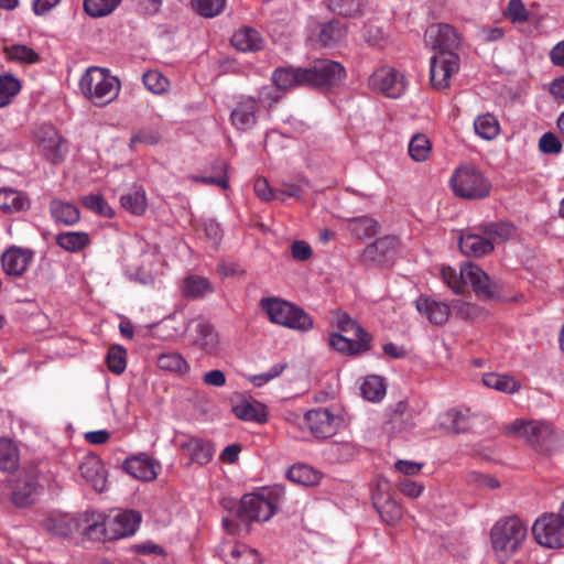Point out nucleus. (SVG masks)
Segmentation results:
<instances>
[{
  "label": "nucleus",
  "mask_w": 564,
  "mask_h": 564,
  "mask_svg": "<svg viewBox=\"0 0 564 564\" xmlns=\"http://www.w3.org/2000/svg\"><path fill=\"white\" fill-rule=\"evenodd\" d=\"M284 496V489L275 486L258 494L245 495L228 517L223 519L224 530L230 535L248 533L250 522L268 521L279 509Z\"/></svg>",
  "instance_id": "obj_1"
},
{
  "label": "nucleus",
  "mask_w": 564,
  "mask_h": 564,
  "mask_svg": "<svg viewBox=\"0 0 564 564\" xmlns=\"http://www.w3.org/2000/svg\"><path fill=\"white\" fill-rule=\"evenodd\" d=\"M142 517L135 510H116L107 516L86 513L83 533L90 540L115 541L132 536Z\"/></svg>",
  "instance_id": "obj_2"
},
{
  "label": "nucleus",
  "mask_w": 564,
  "mask_h": 564,
  "mask_svg": "<svg viewBox=\"0 0 564 564\" xmlns=\"http://www.w3.org/2000/svg\"><path fill=\"white\" fill-rule=\"evenodd\" d=\"M508 431L541 454H552L561 447L560 434L545 421L518 419L508 426Z\"/></svg>",
  "instance_id": "obj_3"
},
{
  "label": "nucleus",
  "mask_w": 564,
  "mask_h": 564,
  "mask_svg": "<svg viewBox=\"0 0 564 564\" xmlns=\"http://www.w3.org/2000/svg\"><path fill=\"white\" fill-rule=\"evenodd\" d=\"M527 527L517 517H508L495 523L490 531L491 545L499 561L510 558L527 538Z\"/></svg>",
  "instance_id": "obj_4"
},
{
  "label": "nucleus",
  "mask_w": 564,
  "mask_h": 564,
  "mask_svg": "<svg viewBox=\"0 0 564 564\" xmlns=\"http://www.w3.org/2000/svg\"><path fill=\"white\" fill-rule=\"evenodd\" d=\"M449 184L454 195L464 199H482L491 192L490 181L471 164L456 167Z\"/></svg>",
  "instance_id": "obj_5"
},
{
  "label": "nucleus",
  "mask_w": 564,
  "mask_h": 564,
  "mask_svg": "<svg viewBox=\"0 0 564 564\" xmlns=\"http://www.w3.org/2000/svg\"><path fill=\"white\" fill-rule=\"evenodd\" d=\"M79 88L85 97L110 104L118 97L121 84L116 76L110 74L109 69L90 66L83 74Z\"/></svg>",
  "instance_id": "obj_6"
},
{
  "label": "nucleus",
  "mask_w": 564,
  "mask_h": 564,
  "mask_svg": "<svg viewBox=\"0 0 564 564\" xmlns=\"http://www.w3.org/2000/svg\"><path fill=\"white\" fill-rule=\"evenodd\" d=\"M260 307L268 314L270 322L296 330H308L313 319L302 308L278 297H263Z\"/></svg>",
  "instance_id": "obj_7"
},
{
  "label": "nucleus",
  "mask_w": 564,
  "mask_h": 564,
  "mask_svg": "<svg viewBox=\"0 0 564 564\" xmlns=\"http://www.w3.org/2000/svg\"><path fill=\"white\" fill-rule=\"evenodd\" d=\"M532 533L535 541L544 547H564V519L558 514L541 516L534 522Z\"/></svg>",
  "instance_id": "obj_8"
},
{
  "label": "nucleus",
  "mask_w": 564,
  "mask_h": 564,
  "mask_svg": "<svg viewBox=\"0 0 564 564\" xmlns=\"http://www.w3.org/2000/svg\"><path fill=\"white\" fill-rule=\"evenodd\" d=\"M369 86L388 98L397 99L405 93L408 80L398 69L382 66L371 74Z\"/></svg>",
  "instance_id": "obj_9"
},
{
  "label": "nucleus",
  "mask_w": 564,
  "mask_h": 564,
  "mask_svg": "<svg viewBox=\"0 0 564 564\" xmlns=\"http://www.w3.org/2000/svg\"><path fill=\"white\" fill-rule=\"evenodd\" d=\"M460 58L455 51L442 50L431 58L430 78L434 88L444 89L449 80L459 70Z\"/></svg>",
  "instance_id": "obj_10"
},
{
  "label": "nucleus",
  "mask_w": 564,
  "mask_h": 564,
  "mask_svg": "<svg viewBox=\"0 0 564 564\" xmlns=\"http://www.w3.org/2000/svg\"><path fill=\"white\" fill-rule=\"evenodd\" d=\"M186 330L193 346L205 354L217 355L220 351L219 335L215 327L205 318L197 317L186 323Z\"/></svg>",
  "instance_id": "obj_11"
},
{
  "label": "nucleus",
  "mask_w": 564,
  "mask_h": 564,
  "mask_svg": "<svg viewBox=\"0 0 564 564\" xmlns=\"http://www.w3.org/2000/svg\"><path fill=\"white\" fill-rule=\"evenodd\" d=\"M305 76V85L325 87L336 84L345 77V68L337 62L318 59L310 68L301 73Z\"/></svg>",
  "instance_id": "obj_12"
},
{
  "label": "nucleus",
  "mask_w": 564,
  "mask_h": 564,
  "mask_svg": "<svg viewBox=\"0 0 564 564\" xmlns=\"http://www.w3.org/2000/svg\"><path fill=\"white\" fill-rule=\"evenodd\" d=\"M33 135L41 153L51 162H61L65 151L63 144L65 140L50 123L39 124L33 130Z\"/></svg>",
  "instance_id": "obj_13"
},
{
  "label": "nucleus",
  "mask_w": 564,
  "mask_h": 564,
  "mask_svg": "<svg viewBox=\"0 0 564 564\" xmlns=\"http://www.w3.org/2000/svg\"><path fill=\"white\" fill-rule=\"evenodd\" d=\"M339 421L338 416L323 408L310 410L303 417V424L318 440L333 436L337 432Z\"/></svg>",
  "instance_id": "obj_14"
},
{
  "label": "nucleus",
  "mask_w": 564,
  "mask_h": 564,
  "mask_svg": "<svg viewBox=\"0 0 564 564\" xmlns=\"http://www.w3.org/2000/svg\"><path fill=\"white\" fill-rule=\"evenodd\" d=\"M399 241L393 236H383L368 245L360 254V262L367 265H383L397 254Z\"/></svg>",
  "instance_id": "obj_15"
},
{
  "label": "nucleus",
  "mask_w": 564,
  "mask_h": 564,
  "mask_svg": "<svg viewBox=\"0 0 564 564\" xmlns=\"http://www.w3.org/2000/svg\"><path fill=\"white\" fill-rule=\"evenodd\" d=\"M458 247L469 258H481L495 250L492 241L479 231V225L460 231Z\"/></svg>",
  "instance_id": "obj_16"
},
{
  "label": "nucleus",
  "mask_w": 564,
  "mask_h": 564,
  "mask_svg": "<svg viewBox=\"0 0 564 564\" xmlns=\"http://www.w3.org/2000/svg\"><path fill=\"white\" fill-rule=\"evenodd\" d=\"M464 283L470 284L479 299L491 300L498 294V285L491 281L489 275L478 265L466 263L462 267Z\"/></svg>",
  "instance_id": "obj_17"
},
{
  "label": "nucleus",
  "mask_w": 564,
  "mask_h": 564,
  "mask_svg": "<svg viewBox=\"0 0 564 564\" xmlns=\"http://www.w3.org/2000/svg\"><path fill=\"white\" fill-rule=\"evenodd\" d=\"M33 259L34 252L31 249L11 246L1 256V267L7 275L21 278Z\"/></svg>",
  "instance_id": "obj_18"
},
{
  "label": "nucleus",
  "mask_w": 564,
  "mask_h": 564,
  "mask_svg": "<svg viewBox=\"0 0 564 564\" xmlns=\"http://www.w3.org/2000/svg\"><path fill=\"white\" fill-rule=\"evenodd\" d=\"M40 490L35 474L21 475L13 481L11 501L19 508L29 507L35 502Z\"/></svg>",
  "instance_id": "obj_19"
},
{
  "label": "nucleus",
  "mask_w": 564,
  "mask_h": 564,
  "mask_svg": "<svg viewBox=\"0 0 564 564\" xmlns=\"http://www.w3.org/2000/svg\"><path fill=\"white\" fill-rule=\"evenodd\" d=\"M216 552L227 564H260L259 553L242 543L223 541Z\"/></svg>",
  "instance_id": "obj_20"
},
{
  "label": "nucleus",
  "mask_w": 564,
  "mask_h": 564,
  "mask_svg": "<svg viewBox=\"0 0 564 564\" xmlns=\"http://www.w3.org/2000/svg\"><path fill=\"white\" fill-rule=\"evenodd\" d=\"M460 35L449 24H433L425 32V42L438 51H454L460 45Z\"/></svg>",
  "instance_id": "obj_21"
},
{
  "label": "nucleus",
  "mask_w": 564,
  "mask_h": 564,
  "mask_svg": "<svg viewBox=\"0 0 564 564\" xmlns=\"http://www.w3.org/2000/svg\"><path fill=\"white\" fill-rule=\"evenodd\" d=\"M414 304L417 312L436 326L445 325L452 313V304L448 305L426 295L419 296Z\"/></svg>",
  "instance_id": "obj_22"
},
{
  "label": "nucleus",
  "mask_w": 564,
  "mask_h": 564,
  "mask_svg": "<svg viewBox=\"0 0 564 564\" xmlns=\"http://www.w3.org/2000/svg\"><path fill=\"white\" fill-rule=\"evenodd\" d=\"M415 426V411L401 400L390 408L386 429L391 433L409 431Z\"/></svg>",
  "instance_id": "obj_23"
},
{
  "label": "nucleus",
  "mask_w": 564,
  "mask_h": 564,
  "mask_svg": "<svg viewBox=\"0 0 564 564\" xmlns=\"http://www.w3.org/2000/svg\"><path fill=\"white\" fill-rule=\"evenodd\" d=\"M79 473L96 491L101 492L105 490L107 484L106 470L98 456H85L79 464Z\"/></svg>",
  "instance_id": "obj_24"
},
{
  "label": "nucleus",
  "mask_w": 564,
  "mask_h": 564,
  "mask_svg": "<svg viewBox=\"0 0 564 564\" xmlns=\"http://www.w3.org/2000/svg\"><path fill=\"white\" fill-rule=\"evenodd\" d=\"M156 465L147 454H139L128 457L123 463V468L135 479L151 481L158 476Z\"/></svg>",
  "instance_id": "obj_25"
},
{
  "label": "nucleus",
  "mask_w": 564,
  "mask_h": 564,
  "mask_svg": "<svg viewBox=\"0 0 564 564\" xmlns=\"http://www.w3.org/2000/svg\"><path fill=\"white\" fill-rule=\"evenodd\" d=\"M31 206L29 196L11 187L0 188V210L4 214H15L28 210Z\"/></svg>",
  "instance_id": "obj_26"
},
{
  "label": "nucleus",
  "mask_w": 564,
  "mask_h": 564,
  "mask_svg": "<svg viewBox=\"0 0 564 564\" xmlns=\"http://www.w3.org/2000/svg\"><path fill=\"white\" fill-rule=\"evenodd\" d=\"M181 448L188 454L192 462L199 465L207 464L214 455L213 445L198 437L186 436L180 444Z\"/></svg>",
  "instance_id": "obj_27"
},
{
  "label": "nucleus",
  "mask_w": 564,
  "mask_h": 564,
  "mask_svg": "<svg viewBox=\"0 0 564 564\" xmlns=\"http://www.w3.org/2000/svg\"><path fill=\"white\" fill-rule=\"evenodd\" d=\"M54 240L61 249L69 253H80L91 245V238L86 231H61Z\"/></svg>",
  "instance_id": "obj_28"
},
{
  "label": "nucleus",
  "mask_w": 564,
  "mask_h": 564,
  "mask_svg": "<svg viewBox=\"0 0 564 564\" xmlns=\"http://www.w3.org/2000/svg\"><path fill=\"white\" fill-rule=\"evenodd\" d=\"M372 337H356L350 339L341 334L334 333L329 335V345L339 352L348 355H359L370 349Z\"/></svg>",
  "instance_id": "obj_29"
},
{
  "label": "nucleus",
  "mask_w": 564,
  "mask_h": 564,
  "mask_svg": "<svg viewBox=\"0 0 564 564\" xmlns=\"http://www.w3.org/2000/svg\"><path fill=\"white\" fill-rule=\"evenodd\" d=\"M50 214L55 224L74 226L80 219L79 209L72 203L62 199H52Z\"/></svg>",
  "instance_id": "obj_30"
},
{
  "label": "nucleus",
  "mask_w": 564,
  "mask_h": 564,
  "mask_svg": "<svg viewBox=\"0 0 564 564\" xmlns=\"http://www.w3.org/2000/svg\"><path fill=\"white\" fill-rule=\"evenodd\" d=\"M231 44L239 51L253 52L262 47V37L254 29L242 28L234 33Z\"/></svg>",
  "instance_id": "obj_31"
},
{
  "label": "nucleus",
  "mask_w": 564,
  "mask_h": 564,
  "mask_svg": "<svg viewBox=\"0 0 564 564\" xmlns=\"http://www.w3.org/2000/svg\"><path fill=\"white\" fill-rule=\"evenodd\" d=\"M304 68H278L272 75L273 84L283 93L294 86L305 85Z\"/></svg>",
  "instance_id": "obj_32"
},
{
  "label": "nucleus",
  "mask_w": 564,
  "mask_h": 564,
  "mask_svg": "<svg viewBox=\"0 0 564 564\" xmlns=\"http://www.w3.org/2000/svg\"><path fill=\"white\" fill-rule=\"evenodd\" d=\"M45 529L61 538L69 536L75 529L80 527L78 520L69 516L50 517L44 522Z\"/></svg>",
  "instance_id": "obj_33"
},
{
  "label": "nucleus",
  "mask_w": 564,
  "mask_h": 564,
  "mask_svg": "<svg viewBox=\"0 0 564 564\" xmlns=\"http://www.w3.org/2000/svg\"><path fill=\"white\" fill-rule=\"evenodd\" d=\"M158 367L166 372L185 375L189 371V365L182 354L165 351L158 357Z\"/></svg>",
  "instance_id": "obj_34"
},
{
  "label": "nucleus",
  "mask_w": 564,
  "mask_h": 564,
  "mask_svg": "<svg viewBox=\"0 0 564 564\" xmlns=\"http://www.w3.org/2000/svg\"><path fill=\"white\" fill-rule=\"evenodd\" d=\"M213 292L210 281L200 275H188L184 279L182 293L187 299H198Z\"/></svg>",
  "instance_id": "obj_35"
},
{
  "label": "nucleus",
  "mask_w": 564,
  "mask_h": 564,
  "mask_svg": "<svg viewBox=\"0 0 564 564\" xmlns=\"http://www.w3.org/2000/svg\"><path fill=\"white\" fill-rule=\"evenodd\" d=\"M289 480L306 487L316 486L321 480V473L308 465L292 466L286 474Z\"/></svg>",
  "instance_id": "obj_36"
},
{
  "label": "nucleus",
  "mask_w": 564,
  "mask_h": 564,
  "mask_svg": "<svg viewBox=\"0 0 564 564\" xmlns=\"http://www.w3.org/2000/svg\"><path fill=\"white\" fill-rule=\"evenodd\" d=\"M121 206L133 215H143L147 209L145 191L141 186H134L120 198Z\"/></svg>",
  "instance_id": "obj_37"
},
{
  "label": "nucleus",
  "mask_w": 564,
  "mask_h": 564,
  "mask_svg": "<svg viewBox=\"0 0 564 564\" xmlns=\"http://www.w3.org/2000/svg\"><path fill=\"white\" fill-rule=\"evenodd\" d=\"M482 383L490 388L505 393H516L520 389V382L513 377L498 373H485Z\"/></svg>",
  "instance_id": "obj_38"
},
{
  "label": "nucleus",
  "mask_w": 564,
  "mask_h": 564,
  "mask_svg": "<svg viewBox=\"0 0 564 564\" xmlns=\"http://www.w3.org/2000/svg\"><path fill=\"white\" fill-rule=\"evenodd\" d=\"M347 32V28L340 21L334 20L324 24L318 34V42L326 47H332L340 42Z\"/></svg>",
  "instance_id": "obj_39"
},
{
  "label": "nucleus",
  "mask_w": 564,
  "mask_h": 564,
  "mask_svg": "<svg viewBox=\"0 0 564 564\" xmlns=\"http://www.w3.org/2000/svg\"><path fill=\"white\" fill-rule=\"evenodd\" d=\"M348 230L358 239H366L379 231V224L371 217L361 216L348 220Z\"/></svg>",
  "instance_id": "obj_40"
},
{
  "label": "nucleus",
  "mask_w": 564,
  "mask_h": 564,
  "mask_svg": "<svg viewBox=\"0 0 564 564\" xmlns=\"http://www.w3.org/2000/svg\"><path fill=\"white\" fill-rule=\"evenodd\" d=\"M479 231L482 232L488 239L492 241V245L495 246V242H500L509 239L513 232L514 228L509 223H482L479 225Z\"/></svg>",
  "instance_id": "obj_41"
},
{
  "label": "nucleus",
  "mask_w": 564,
  "mask_h": 564,
  "mask_svg": "<svg viewBox=\"0 0 564 564\" xmlns=\"http://www.w3.org/2000/svg\"><path fill=\"white\" fill-rule=\"evenodd\" d=\"M19 458V451L14 443L9 438H0V469L9 473L15 470Z\"/></svg>",
  "instance_id": "obj_42"
},
{
  "label": "nucleus",
  "mask_w": 564,
  "mask_h": 564,
  "mask_svg": "<svg viewBox=\"0 0 564 564\" xmlns=\"http://www.w3.org/2000/svg\"><path fill=\"white\" fill-rule=\"evenodd\" d=\"M444 417L451 430L456 434L467 432L473 425V415L469 410L451 409L444 414Z\"/></svg>",
  "instance_id": "obj_43"
},
{
  "label": "nucleus",
  "mask_w": 564,
  "mask_h": 564,
  "mask_svg": "<svg viewBox=\"0 0 564 564\" xmlns=\"http://www.w3.org/2000/svg\"><path fill=\"white\" fill-rule=\"evenodd\" d=\"M452 312L464 321H476L486 314L482 307L463 300H454L452 302Z\"/></svg>",
  "instance_id": "obj_44"
},
{
  "label": "nucleus",
  "mask_w": 564,
  "mask_h": 564,
  "mask_svg": "<svg viewBox=\"0 0 564 564\" xmlns=\"http://www.w3.org/2000/svg\"><path fill=\"white\" fill-rule=\"evenodd\" d=\"M360 390L362 397L371 402L380 401L386 395L383 380L378 376L367 377Z\"/></svg>",
  "instance_id": "obj_45"
},
{
  "label": "nucleus",
  "mask_w": 564,
  "mask_h": 564,
  "mask_svg": "<svg viewBox=\"0 0 564 564\" xmlns=\"http://www.w3.org/2000/svg\"><path fill=\"white\" fill-rule=\"evenodd\" d=\"M475 131L481 138L491 140L499 133V122L497 118L490 113L478 116L474 122Z\"/></svg>",
  "instance_id": "obj_46"
},
{
  "label": "nucleus",
  "mask_w": 564,
  "mask_h": 564,
  "mask_svg": "<svg viewBox=\"0 0 564 564\" xmlns=\"http://www.w3.org/2000/svg\"><path fill=\"white\" fill-rule=\"evenodd\" d=\"M324 2L332 12L344 17L357 15L362 7V0H324Z\"/></svg>",
  "instance_id": "obj_47"
},
{
  "label": "nucleus",
  "mask_w": 564,
  "mask_h": 564,
  "mask_svg": "<svg viewBox=\"0 0 564 564\" xmlns=\"http://www.w3.org/2000/svg\"><path fill=\"white\" fill-rule=\"evenodd\" d=\"M431 142L426 135L417 133L409 143V154L416 162L425 161L431 153Z\"/></svg>",
  "instance_id": "obj_48"
},
{
  "label": "nucleus",
  "mask_w": 564,
  "mask_h": 564,
  "mask_svg": "<svg viewBox=\"0 0 564 564\" xmlns=\"http://www.w3.org/2000/svg\"><path fill=\"white\" fill-rule=\"evenodd\" d=\"M193 9L204 18L218 17L226 7L227 0H191Z\"/></svg>",
  "instance_id": "obj_49"
},
{
  "label": "nucleus",
  "mask_w": 564,
  "mask_h": 564,
  "mask_svg": "<svg viewBox=\"0 0 564 564\" xmlns=\"http://www.w3.org/2000/svg\"><path fill=\"white\" fill-rule=\"evenodd\" d=\"M334 323L343 333H351L355 337H371L369 333L345 312H337Z\"/></svg>",
  "instance_id": "obj_50"
},
{
  "label": "nucleus",
  "mask_w": 564,
  "mask_h": 564,
  "mask_svg": "<svg viewBox=\"0 0 564 564\" xmlns=\"http://www.w3.org/2000/svg\"><path fill=\"white\" fill-rule=\"evenodd\" d=\"M120 3V0H84V9L90 17H105L110 14Z\"/></svg>",
  "instance_id": "obj_51"
},
{
  "label": "nucleus",
  "mask_w": 564,
  "mask_h": 564,
  "mask_svg": "<svg viewBox=\"0 0 564 564\" xmlns=\"http://www.w3.org/2000/svg\"><path fill=\"white\" fill-rule=\"evenodd\" d=\"M20 89L21 84L15 77L11 75L0 76V106H9Z\"/></svg>",
  "instance_id": "obj_52"
},
{
  "label": "nucleus",
  "mask_w": 564,
  "mask_h": 564,
  "mask_svg": "<svg viewBox=\"0 0 564 564\" xmlns=\"http://www.w3.org/2000/svg\"><path fill=\"white\" fill-rule=\"evenodd\" d=\"M234 413L238 419L243 421H254L258 423H264L267 421V415L263 410L249 402L234 406Z\"/></svg>",
  "instance_id": "obj_53"
},
{
  "label": "nucleus",
  "mask_w": 564,
  "mask_h": 564,
  "mask_svg": "<svg viewBox=\"0 0 564 564\" xmlns=\"http://www.w3.org/2000/svg\"><path fill=\"white\" fill-rule=\"evenodd\" d=\"M7 56L17 62L33 64L39 61V54L31 47L25 45H12L6 47Z\"/></svg>",
  "instance_id": "obj_54"
},
{
  "label": "nucleus",
  "mask_w": 564,
  "mask_h": 564,
  "mask_svg": "<svg viewBox=\"0 0 564 564\" xmlns=\"http://www.w3.org/2000/svg\"><path fill=\"white\" fill-rule=\"evenodd\" d=\"M142 82L145 88L153 94H162L169 87V80L158 70H149L143 74Z\"/></svg>",
  "instance_id": "obj_55"
},
{
  "label": "nucleus",
  "mask_w": 564,
  "mask_h": 564,
  "mask_svg": "<svg viewBox=\"0 0 564 564\" xmlns=\"http://www.w3.org/2000/svg\"><path fill=\"white\" fill-rule=\"evenodd\" d=\"M107 366L116 375H120L127 367L126 350L120 346H113L107 354Z\"/></svg>",
  "instance_id": "obj_56"
},
{
  "label": "nucleus",
  "mask_w": 564,
  "mask_h": 564,
  "mask_svg": "<svg viewBox=\"0 0 564 564\" xmlns=\"http://www.w3.org/2000/svg\"><path fill=\"white\" fill-rule=\"evenodd\" d=\"M253 108H234L230 115L232 124L240 130L250 129L256 123Z\"/></svg>",
  "instance_id": "obj_57"
},
{
  "label": "nucleus",
  "mask_w": 564,
  "mask_h": 564,
  "mask_svg": "<svg viewBox=\"0 0 564 564\" xmlns=\"http://www.w3.org/2000/svg\"><path fill=\"white\" fill-rule=\"evenodd\" d=\"M288 368L286 362H279L273 365L269 371L254 375L250 377V381L256 387H262L263 384L268 383L269 381L278 378L282 372Z\"/></svg>",
  "instance_id": "obj_58"
},
{
  "label": "nucleus",
  "mask_w": 564,
  "mask_h": 564,
  "mask_svg": "<svg viewBox=\"0 0 564 564\" xmlns=\"http://www.w3.org/2000/svg\"><path fill=\"white\" fill-rule=\"evenodd\" d=\"M539 149L546 154H558L562 151V142L553 132H545L539 140Z\"/></svg>",
  "instance_id": "obj_59"
},
{
  "label": "nucleus",
  "mask_w": 564,
  "mask_h": 564,
  "mask_svg": "<svg viewBox=\"0 0 564 564\" xmlns=\"http://www.w3.org/2000/svg\"><path fill=\"white\" fill-rule=\"evenodd\" d=\"M441 275L447 286L455 293L463 292L465 283L464 279L462 278V273L458 275L454 269L449 267H443L441 270Z\"/></svg>",
  "instance_id": "obj_60"
},
{
  "label": "nucleus",
  "mask_w": 564,
  "mask_h": 564,
  "mask_svg": "<svg viewBox=\"0 0 564 564\" xmlns=\"http://www.w3.org/2000/svg\"><path fill=\"white\" fill-rule=\"evenodd\" d=\"M82 204L87 209L95 212L96 214L107 216L110 207L105 199L99 195H87L82 198Z\"/></svg>",
  "instance_id": "obj_61"
},
{
  "label": "nucleus",
  "mask_w": 564,
  "mask_h": 564,
  "mask_svg": "<svg viewBox=\"0 0 564 564\" xmlns=\"http://www.w3.org/2000/svg\"><path fill=\"white\" fill-rule=\"evenodd\" d=\"M506 15L512 22H524L528 20V10L522 0H510L507 7Z\"/></svg>",
  "instance_id": "obj_62"
},
{
  "label": "nucleus",
  "mask_w": 564,
  "mask_h": 564,
  "mask_svg": "<svg viewBox=\"0 0 564 564\" xmlns=\"http://www.w3.org/2000/svg\"><path fill=\"white\" fill-rule=\"evenodd\" d=\"M254 193L262 200L269 202L275 198H280L276 193V188L270 186L269 182L264 177H259L254 181Z\"/></svg>",
  "instance_id": "obj_63"
},
{
  "label": "nucleus",
  "mask_w": 564,
  "mask_h": 564,
  "mask_svg": "<svg viewBox=\"0 0 564 564\" xmlns=\"http://www.w3.org/2000/svg\"><path fill=\"white\" fill-rule=\"evenodd\" d=\"M283 91L274 84L264 86L259 91V102L263 106H272L281 100Z\"/></svg>",
  "instance_id": "obj_64"
}]
</instances>
